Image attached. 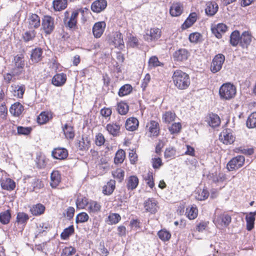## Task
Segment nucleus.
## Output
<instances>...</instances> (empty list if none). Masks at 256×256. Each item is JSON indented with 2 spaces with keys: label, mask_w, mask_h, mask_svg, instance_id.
I'll use <instances>...</instances> for the list:
<instances>
[{
  "label": "nucleus",
  "mask_w": 256,
  "mask_h": 256,
  "mask_svg": "<svg viewBox=\"0 0 256 256\" xmlns=\"http://www.w3.org/2000/svg\"><path fill=\"white\" fill-rule=\"evenodd\" d=\"M218 8V5L214 0L208 1L205 6V14L208 16H213L216 14Z\"/></svg>",
  "instance_id": "16"
},
{
  "label": "nucleus",
  "mask_w": 256,
  "mask_h": 256,
  "mask_svg": "<svg viewBox=\"0 0 256 256\" xmlns=\"http://www.w3.org/2000/svg\"><path fill=\"white\" fill-rule=\"evenodd\" d=\"M246 158L242 155H238L231 158L226 164V168L230 171H236L242 168L245 164Z\"/></svg>",
  "instance_id": "4"
},
{
  "label": "nucleus",
  "mask_w": 256,
  "mask_h": 256,
  "mask_svg": "<svg viewBox=\"0 0 256 256\" xmlns=\"http://www.w3.org/2000/svg\"><path fill=\"white\" fill-rule=\"evenodd\" d=\"M176 117V115L174 111H166L162 115V120L164 123L169 124L174 121Z\"/></svg>",
  "instance_id": "42"
},
{
  "label": "nucleus",
  "mask_w": 256,
  "mask_h": 256,
  "mask_svg": "<svg viewBox=\"0 0 256 256\" xmlns=\"http://www.w3.org/2000/svg\"><path fill=\"white\" fill-rule=\"evenodd\" d=\"M219 140L226 145H230L234 143L236 140V136L232 130L230 128L224 129L219 134Z\"/></svg>",
  "instance_id": "8"
},
{
  "label": "nucleus",
  "mask_w": 256,
  "mask_h": 256,
  "mask_svg": "<svg viewBox=\"0 0 256 256\" xmlns=\"http://www.w3.org/2000/svg\"><path fill=\"white\" fill-rule=\"evenodd\" d=\"M198 18V14L196 12H190L184 23L181 25V30H184L192 26L196 22Z\"/></svg>",
  "instance_id": "23"
},
{
  "label": "nucleus",
  "mask_w": 256,
  "mask_h": 256,
  "mask_svg": "<svg viewBox=\"0 0 256 256\" xmlns=\"http://www.w3.org/2000/svg\"><path fill=\"white\" fill-rule=\"evenodd\" d=\"M256 210L250 212L246 216V228L248 231L252 230L254 227L256 220Z\"/></svg>",
  "instance_id": "38"
},
{
  "label": "nucleus",
  "mask_w": 256,
  "mask_h": 256,
  "mask_svg": "<svg viewBox=\"0 0 256 256\" xmlns=\"http://www.w3.org/2000/svg\"><path fill=\"white\" fill-rule=\"evenodd\" d=\"M53 118V113L51 111H43L36 118L37 122L42 125L48 122Z\"/></svg>",
  "instance_id": "32"
},
{
  "label": "nucleus",
  "mask_w": 256,
  "mask_h": 256,
  "mask_svg": "<svg viewBox=\"0 0 256 256\" xmlns=\"http://www.w3.org/2000/svg\"><path fill=\"white\" fill-rule=\"evenodd\" d=\"M228 30V26L226 24L221 23L218 24L215 28H212L213 33L216 36L220 38H222V34H224Z\"/></svg>",
  "instance_id": "43"
},
{
  "label": "nucleus",
  "mask_w": 256,
  "mask_h": 256,
  "mask_svg": "<svg viewBox=\"0 0 256 256\" xmlns=\"http://www.w3.org/2000/svg\"><path fill=\"white\" fill-rule=\"evenodd\" d=\"M232 216L226 211L218 210L214 213L213 222L220 229L226 228L232 222Z\"/></svg>",
  "instance_id": "2"
},
{
  "label": "nucleus",
  "mask_w": 256,
  "mask_h": 256,
  "mask_svg": "<svg viewBox=\"0 0 256 256\" xmlns=\"http://www.w3.org/2000/svg\"><path fill=\"white\" fill-rule=\"evenodd\" d=\"M176 154V148L172 146L166 148L164 152V157L166 159L171 160L175 158Z\"/></svg>",
  "instance_id": "56"
},
{
  "label": "nucleus",
  "mask_w": 256,
  "mask_h": 256,
  "mask_svg": "<svg viewBox=\"0 0 256 256\" xmlns=\"http://www.w3.org/2000/svg\"><path fill=\"white\" fill-rule=\"evenodd\" d=\"M121 216L117 213H110L106 222L110 225L116 224L121 220Z\"/></svg>",
  "instance_id": "51"
},
{
  "label": "nucleus",
  "mask_w": 256,
  "mask_h": 256,
  "mask_svg": "<svg viewBox=\"0 0 256 256\" xmlns=\"http://www.w3.org/2000/svg\"><path fill=\"white\" fill-rule=\"evenodd\" d=\"M74 233V228L73 225L69 226L64 230L60 234V238L62 240H67L70 236Z\"/></svg>",
  "instance_id": "58"
},
{
  "label": "nucleus",
  "mask_w": 256,
  "mask_h": 256,
  "mask_svg": "<svg viewBox=\"0 0 256 256\" xmlns=\"http://www.w3.org/2000/svg\"><path fill=\"white\" fill-rule=\"evenodd\" d=\"M208 224V222L201 221L196 225L195 228L193 230V232H202L206 230Z\"/></svg>",
  "instance_id": "60"
},
{
  "label": "nucleus",
  "mask_w": 256,
  "mask_h": 256,
  "mask_svg": "<svg viewBox=\"0 0 256 256\" xmlns=\"http://www.w3.org/2000/svg\"><path fill=\"white\" fill-rule=\"evenodd\" d=\"M164 64L160 62L158 58L156 56H152L148 61V67L150 68H154L158 66H163Z\"/></svg>",
  "instance_id": "55"
},
{
  "label": "nucleus",
  "mask_w": 256,
  "mask_h": 256,
  "mask_svg": "<svg viewBox=\"0 0 256 256\" xmlns=\"http://www.w3.org/2000/svg\"><path fill=\"white\" fill-rule=\"evenodd\" d=\"M190 53L185 48H180L176 50L172 54V58L175 62H184L190 56Z\"/></svg>",
  "instance_id": "10"
},
{
  "label": "nucleus",
  "mask_w": 256,
  "mask_h": 256,
  "mask_svg": "<svg viewBox=\"0 0 256 256\" xmlns=\"http://www.w3.org/2000/svg\"><path fill=\"white\" fill-rule=\"evenodd\" d=\"M126 158V152L122 149H119L116 153L114 158L115 164H122Z\"/></svg>",
  "instance_id": "49"
},
{
  "label": "nucleus",
  "mask_w": 256,
  "mask_h": 256,
  "mask_svg": "<svg viewBox=\"0 0 256 256\" xmlns=\"http://www.w3.org/2000/svg\"><path fill=\"white\" fill-rule=\"evenodd\" d=\"M31 30L26 31L22 36V38L24 42H28L34 39L36 35V32L35 29H30Z\"/></svg>",
  "instance_id": "53"
},
{
  "label": "nucleus",
  "mask_w": 256,
  "mask_h": 256,
  "mask_svg": "<svg viewBox=\"0 0 256 256\" xmlns=\"http://www.w3.org/2000/svg\"><path fill=\"white\" fill-rule=\"evenodd\" d=\"M146 184L151 188L152 189L154 186V174L152 172L149 171L146 176L144 178Z\"/></svg>",
  "instance_id": "61"
},
{
  "label": "nucleus",
  "mask_w": 256,
  "mask_h": 256,
  "mask_svg": "<svg viewBox=\"0 0 256 256\" xmlns=\"http://www.w3.org/2000/svg\"><path fill=\"white\" fill-rule=\"evenodd\" d=\"M225 61V56L222 54H216L213 58L210 64V70L212 73L219 72Z\"/></svg>",
  "instance_id": "11"
},
{
  "label": "nucleus",
  "mask_w": 256,
  "mask_h": 256,
  "mask_svg": "<svg viewBox=\"0 0 256 256\" xmlns=\"http://www.w3.org/2000/svg\"><path fill=\"white\" fill-rule=\"evenodd\" d=\"M24 110V106L19 102H14L10 108V114L14 116H19Z\"/></svg>",
  "instance_id": "40"
},
{
  "label": "nucleus",
  "mask_w": 256,
  "mask_h": 256,
  "mask_svg": "<svg viewBox=\"0 0 256 256\" xmlns=\"http://www.w3.org/2000/svg\"><path fill=\"white\" fill-rule=\"evenodd\" d=\"M0 184L2 189L11 191L16 188V183L10 178H2L0 180Z\"/></svg>",
  "instance_id": "36"
},
{
  "label": "nucleus",
  "mask_w": 256,
  "mask_h": 256,
  "mask_svg": "<svg viewBox=\"0 0 256 256\" xmlns=\"http://www.w3.org/2000/svg\"><path fill=\"white\" fill-rule=\"evenodd\" d=\"M233 152L236 154H242L246 156H250L254 154L255 148L251 146L246 148L244 146L236 147L233 149Z\"/></svg>",
  "instance_id": "37"
},
{
  "label": "nucleus",
  "mask_w": 256,
  "mask_h": 256,
  "mask_svg": "<svg viewBox=\"0 0 256 256\" xmlns=\"http://www.w3.org/2000/svg\"><path fill=\"white\" fill-rule=\"evenodd\" d=\"M91 146L90 138L88 136H82L76 144L78 149L82 152L87 151Z\"/></svg>",
  "instance_id": "19"
},
{
  "label": "nucleus",
  "mask_w": 256,
  "mask_h": 256,
  "mask_svg": "<svg viewBox=\"0 0 256 256\" xmlns=\"http://www.w3.org/2000/svg\"><path fill=\"white\" fill-rule=\"evenodd\" d=\"M110 44L115 48L122 49L124 47V42L122 33L118 31L113 32L109 38Z\"/></svg>",
  "instance_id": "12"
},
{
  "label": "nucleus",
  "mask_w": 256,
  "mask_h": 256,
  "mask_svg": "<svg viewBox=\"0 0 256 256\" xmlns=\"http://www.w3.org/2000/svg\"><path fill=\"white\" fill-rule=\"evenodd\" d=\"M46 210L44 205L38 203L33 205L30 208V213L34 216H38L43 214Z\"/></svg>",
  "instance_id": "41"
},
{
  "label": "nucleus",
  "mask_w": 256,
  "mask_h": 256,
  "mask_svg": "<svg viewBox=\"0 0 256 256\" xmlns=\"http://www.w3.org/2000/svg\"><path fill=\"white\" fill-rule=\"evenodd\" d=\"M90 200L86 196H79L76 199V204L77 209L84 210L87 208Z\"/></svg>",
  "instance_id": "39"
},
{
  "label": "nucleus",
  "mask_w": 256,
  "mask_h": 256,
  "mask_svg": "<svg viewBox=\"0 0 256 256\" xmlns=\"http://www.w3.org/2000/svg\"><path fill=\"white\" fill-rule=\"evenodd\" d=\"M236 93V87L230 82L224 84L219 89L220 98L224 100H230L234 98Z\"/></svg>",
  "instance_id": "3"
},
{
  "label": "nucleus",
  "mask_w": 256,
  "mask_h": 256,
  "mask_svg": "<svg viewBox=\"0 0 256 256\" xmlns=\"http://www.w3.org/2000/svg\"><path fill=\"white\" fill-rule=\"evenodd\" d=\"M146 129L148 136L151 138H156L160 134V124L157 120H150L146 124Z\"/></svg>",
  "instance_id": "6"
},
{
  "label": "nucleus",
  "mask_w": 256,
  "mask_h": 256,
  "mask_svg": "<svg viewBox=\"0 0 256 256\" xmlns=\"http://www.w3.org/2000/svg\"><path fill=\"white\" fill-rule=\"evenodd\" d=\"M54 18L48 15L44 16L42 20V30L46 35L51 34L54 29Z\"/></svg>",
  "instance_id": "7"
},
{
  "label": "nucleus",
  "mask_w": 256,
  "mask_h": 256,
  "mask_svg": "<svg viewBox=\"0 0 256 256\" xmlns=\"http://www.w3.org/2000/svg\"><path fill=\"white\" fill-rule=\"evenodd\" d=\"M62 174L60 171L53 170L50 174V186L52 188H56L62 182Z\"/></svg>",
  "instance_id": "24"
},
{
  "label": "nucleus",
  "mask_w": 256,
  "mask_h": 256,
  "mask_svg": "<svg viewBox=\"0 0 256 256\" xmlns=\"http://www.w3.org/2000/svg\"><path fill=\"white\" fill-rule=\"evenodd\" d=\"M182 128L180 122H174L168 128V130L172 134H178L180 132Z\"/></svg>",
  "instance_id": "63"
},
{
  "label": "nucleus",
  "mask_w": 256,
  "mask_h": 256,
  "mask_svg": "<svg viewBox=\"0 0 256 256\" xmlns=\"http://www.w3.org/2000/svg\"><path fill=\"white\" fill-rule=\"evenodd\" d=\"M64 14V22L65 24V26L70 29H77V19L78 16V10L73 11L71 14L70 18L68 17V12H65Z\"/></svg>",
  "instance_id": "5"
},
{
  "label": "nucleus",
  "mask_w": 256,
  "mask_h": 256,
  "mask_svg": "<svg viewBox=\"0 0 256 256\" xmlns=\"http://www.w3.org/2000/svg\"><path fill=\"white\" fill-rule=\"evenodd\" d=\"M68 6V0H54L53 8L56 11H61L64 10Z\"/></svg>",
  "instance_id": "47"
},
{
  "label": "nucleus",
  "mask_w": 256,
  "mask_h": 256,
  "mask_svg": "<svg viewBox=\"0 0 256 256\" xmlns=\"http://www.w3.org/2000/svg\"><path fill=\"white\" fill-rule=\"evenodd\" d=\"M116 182L110 179L102 187V193L104 195H111L116 189Z\"/></svg>",
  "instance_id": "34"
},
{
  "label": "nucleus",
  "mask_w": 256,
  "mask_h": 256,
  "mask_svg": "<svg viewBox=\"0 0 256 256\" xmlns=\"http://www.w3.org/2000/svg\"><path fill=\"white\" fill-rule=\"evenodd\" d=\"M132 86L130 84H125L122 86L118 92L120 97H123L130 94L132 91Z\"/></svg>",
  "instance_id": "48"
},
{
  "label": "nucleus",
  "mask_w": 256,
  "mask_h": 256,
  "mask_svg": "<svg viewBox=\"0 0 256 256\" xmlns=\"http://www.w3.org/2000/svg\"><path fill=\"white\" fill-rule=\"evenodd\" d=\"M139 126L138 120L134 117L128 118L125 123V128L126 130L130 132L136 130Z\"/></svg>",
  "instance_id": "33"
},
{
  "label": "nucleus",
  "mask_w": 256,
  "mask_h": 256,
  "mask_svg": "<svg viewBox=\"0 0 256 256\" xmlns=\"http://www.w3.org/2000/svg\"><path fill=\"white\" fill-rule=\"evenodd\" d=\"M184 11V6L180 2H174L170 8L169 12L172 17L180 16Z\"/></svg>",
  "instance_id": "30"
},
{
  "label": "nucleus",
  "mask_w": 256,
  "mask_h": 256,
  "mask_svg": "<svg viewBox=\"0 0 256 256\" xmlns=\"http://www.w3.org/2000/svg\"><path fill=\"white\" fill-rule=\"evenodd\" d=\"M246 126L249 128L256 127V112H252L249 116L246 121Z\"/></svg>",
  "instance_id": "64"
},
{
  "label": "nucleus",
  "mask_w": 256,
  "mask_h": 256,
  "mask_svg": "<svg viewBox=\"0 0 256 256\" xmlns=\"http://www.w3.org/2000/svg\"><path fill=\"white\" fill-rule=\"evenodd\" d=\"M146 212L154 214L158 211V202L155 198H152L147 199L144 204Z\"/></svg>",
  "instance_id": "17"
},
{
  "label": "nucleus",
  "mask_w": 256,
  "mask_h": 256,
  "mask_svg": "<svg viewBox=\"0 0 256 256\" xmlns=\"http://www.w3.org/2000/svg\"><path fill=\"white\" fill-rule=\"evenodd\" d=\"M106 27V23L104 21L96 22L92 27V33L96 38H100L103 34Z\"/></svg>",
  "instance_id": "26"
},
{
  "label": "nucleus",
  "mask_w": 256,
  "mask_h": 256,
  "mask_svg": "<svg viewBox=\"0 0 256 256\" xmlns=\"http://www.w3.org/2000/svg\"><path fill=\"white\" fill-rule=\"evenodd\" d=\"M14 64L12 72L14 73V76H19L24 71L25 62L24 56L22 54L16 56L14 57Z\"/></svg>",
  "instance_id": "9"
},
{
  "label": "nucleus",
  "mask_w": 256,
  "mask_h": 256,
  "mask_svg": "<svg viewBox=\"0 0 256 256\" xmlns=\"http://www.w3.org/2000/svg\"><path fill=\"white\" fill-rule=\"evenodd\" d=\"M28 219L29 216L27 214L24 212H19L17 214L16 222L25 226Z\"/></svg>",
  "instance_id": "57"
},
{
  "label": "nucleus",
  "mask_w": 256,
  "mask_h": 256,
  "mask_svg": "<svg viewBox=\"0 0 256 256\" xmlns=\"http://www.w3.org/2000/svg\"><path fill=\"white\" fill-rule=\"evenodd\" d=\"M112 176L114 178L118 180V182H122L124 178V170L121 168H117L112 172Z\"/></svg>",
  "instance_id": "52"
},
{
  "label": "nucleus",
  "mask_w": 256,
  "mask_h": 256,
  "mask_svg": "<svg viewBox=\"0 0 256 256\" xmlns=\"http://www.w3.org/2000/svg\"><path fill=\"white\" fill-rule=\"evenodd\" d=\"M102 206L100 202L96 200H90L86 210L92 216L100 213L102 211Z\"/></svg>",
  "instance_id": "22"
},
{
  "label": "nucleus",
  "mask_w": 256,
  "mask_h": 256,
  "mask_svg": "<svg viewBox=\"0 0 256 256\" xmlns=\"http://www.w3.org/2000/svg\"><path fill=\"white\" fill-rule=\"evenodd\" d=\"M66 75L64 73L56 74L52 78V84L56 86H62L66 81Z\"/></svg>",
  "instance_id": "35"
},
{
  "label": "nucleus",
  "mask_w": 256,
  "mask_h": 256,
  "mask_svg": "<svg viewBox=\"0 0 256 256\" xmlns=\"http://www.w3.org/2000/svg\"><path fill=\"white\" fill-rule=\"evenodd\" d=\"M62 130L65 138L69 140H72L75 137L74 126L69 123H66L62 126Z\"/></svg>",
  "instance_id": "20"
},
{
  "label": "nucleus",
  "mask_w": 256,
  "mask_h": 256,
  "mask_svg": "<svg viewBox=\"0 0 256 256\" xmlns=\"http://www.w3.org/2000/svg\"><path fill=\"white\" fill-rule=\"evenodd\" d=\"M121 124L120 122L113 121L107 124L106 126L105 129L108 132V134L116 137L120 136V134Z\"/></svg>",
  "instance_id": "13"
},
{
  "label": "nucleus",
  "mask_w": 256,
  "mask_h": 256,
  "mask_svg": "<svg viewBox=\"0 0 256 256\" xmlns=\"http://www.w3.org/2000/svg\"><path fill=\"white\" fill-rule=\"evenodd\" d=\"M172 80L174 86L180 90L187 89L190 84V79L188 74L179 69L174 72Z\"/></svg>",
  "instance_id": "1"
},
{
  "label": "nucleus",
  "mask_w": 256,
  "mask_h": 256,
  "mask_svg": "<svg viewBox=\"0 0 256 256\" xmlns=\"http://www.w3.org/2000/svg\"><path fill=\"white\" fill-rule=\"evenodd\" d=\"M162 36V30L156 28H150L149 30L144 36V38L147 42L156 41L158 40Z\"/></svg>",
  "instance_id": "14"
},
{
  "label": "nucleus",
  "mask_w": 256,
  "mask_h": 256,
  "mask_svg": "<svg viewBox=\"0 0 256 256\" xmlns=\"http://www.w3.org/2000/svg\"><path fill=\"white\" fill-rule=\"evenodd\" d=\"M129 110V106L126 102L120 101L117 104V111L121 115L126 114Z\"/></svg>",
  "instance_id": "54"
},
{
  "label": "nucleus",
  "mask_w": 256,
  "mask_h": 256,
  "mask_svg": "<svg viewBox=\"0 0 256 256\" xmlns=\"http://www.w3.org/2000/svg\"><path fill=\"white\" fill-rule=\"evenodd\" d=\"M139 178L136 175L128 176L126 180V188L128 190L132 191L135 190L139 184Z\"/></svg>",
  "instance_id": "31"
},
{
  "label": "nucleus",
  "mask_w": 256,
  "mask_h": 256,
  "mask_svg": "<svg viewBox=\"0 0 256 256\" xmlns=\"http://www.w3.org/2000/svg\"><path fill=\"white\" fill-rule=\"evenodd\" d=\"M252 36L251 32L244 31L240 34V46L242 48H247L252 40Z\"/></svg>",
  "instance_id": "27"
},
{
  "label": "nucleus",
  "mask_w": 256,
  "mask_h": 256,
  "mask_svg": "<svg viewBox=\"0 0 256 256\" xmlns=\"http://www.w3.org/2000/svg\"><path fill=\"white\" fill-rule=\"evenodd\" d=\"M68 155V150L65 148L60 147L54 148L52 152V156L53 158L59 160H66Z\"/></svg>",
  "instance_id": "21"
},
{
  "label": "nucleus",
  "mask_w": 256,
  "mask_h": 256,
  "mask_svg": "<svg viewBox=\"0 0 256 256\" xmlns=\"http://www.w3.org/2000/svg\"><path fill=\"white\" fill-rule=\"evenodd\" d=\"M43 50L40 48H36L30 52V60L33 64L40 62L43 58Z\"/></svg>",
  "instance_id": "29"
},
{
  "label": "nucleus",
  "mask_w": 256,
  "mask_h": 256,
  "mask_svg": "<svg viewBox=\"0 0 256 256\" xmlns=\"http://www.w3.org/2000/svg\"><path fill=\"white\" fill-rule=\"evenodd\" d=\"M202 35L198 32H194L190 34L188 40L192 43L197 44L199 42L202 38Z\"/></svg>",
  "instance_id": "62"
},
{
  "label": "nucleus",
  "mask_w": 256,
  "mask_h": 256,
  "mask_svg": "<svg viewBox=\"0 0 256 256\" xmlns=\"http://www.w3.org/2000/svg\"><path fill=\"white\" fill-rule=\"evenodd\" d=\"M108 5L106 0H96L91 4V10L95 13H100L104 11Z\"/></svg>",
  "instance_id": "28"
},
{
  "label": "nucleus",
  "mask_w": 256,
  "mask_h": 256,
  "mask_svg": "<svg viewBox=\"0 0 256 256\" xmlns=\"http://www.w3.org/2000/svg\"><path fill=\"white\" fill-rule=\"evenodd\" d=\"M240 34L238 30H235L232 32L230 36V42L233 46H236L240 45Z\"/></svg>",
  "instance_id": "45"
},
{
  "label": "nucleus",
  "mask_w": 256,
  "mask_h": 256,
  "mask_svg": "<svg viewBox=\"0 0 256 256\" xmlns=\"http://www.w3.org/2000/svg\"><path fill=\"white\" fill-rule=\"evenodd\" d=\"M186 214L190 220L196 218L198 215V210L196 206L192 205L186 208Z\"/></svg>",
  "instance_id": "44"
},
{
  "label": "nucleus",
  "mask_w": 256,
  "mask_h": 256,
  "mask_svg": "<svg viewBox=\"0 0 256 256\" xmlns=\"http://www.w3.org/2000/svg\"><path fill=\"white\" fill-rule=\"evenodd\" d=\"M26 22L29 29H37L40 26V17L36 14L30 13Z\"/></svg>",
  "instance_id": "15"
},
{
  "label": "nucleus",
  "mask_w": 256,
  "mask_h": 256,
  "mask_svg": "<svg viewBox=\"0 0 256 256\" xmlns=\"http://www.w3.org/2000/svg\"><path fill=\"white\" fill-rule=\"evenodd\" d=\"M205 122L211 127L214 128L220 126L221 120L219 116L212 112L208 114L205 117Z\"/></svg>",
  "instance_id": "18"
},
{
  "label": "nucleus",
  "mask_w": 256,
  "mask_h": 256,
  "mask_svg": "<svg viewBox=\"0 0 256 256\" xmlns=\"http://www.w3.org/2000/svg\"><path fill=\"white\" fill-rule=\"evenodd\" d=\"M11 211L8 210L0 213V222L2 224H8L11 218Z\"/></svg>",
  "instance_id": "50"
},
{
  "label": "nucleus",
  "mask_w": 256,
  "mask_h": 256,
  "mask_svg": "<svg viewBox=\"0 0 256 256\" xmlns=\"http://www.w3.org/2000/svg\"><path fill=\"white\" fill-rule=\"evenodd\" d=\"M10 92L13 96L17 98H23L26 90V87L24 84H12Z\"/></svg>",
  "instance_id": "25"
},
{
  "label": "nucleus",
  "mask_w": 256,
  "mask_h": 256,
  "mask_svg": "<svg viewBox=\"0 0 256 256\" xmlns=\"http://www.w3.org/2000/svg\"><path fill=\"white\" fill-rule=\"evenodd\" d=\"M160 239L163 242L168 241L171 238L170 233L166 229H162L158 232Z\"/></svg>",
  "instance_id": "59"
},
{
  "label": "nucleus",
  "mask_w": 256,
  "mask_h": 256,
  "mask_svg": "<svg viewBox=\"0 0 256 256\" xmlns=\"http://www.w3.org/2000/svg\"><path fill=\"white\" fill-rule=\"evenodd\" d=\"M126 45L128 47L131 48H138L139 46V40L137 36L131 33L129 34L128 36Z\"/></svg>",
  "instance_id": "46"
}]
</instances>
